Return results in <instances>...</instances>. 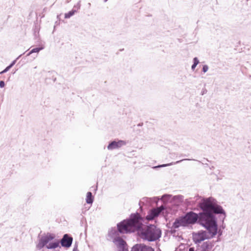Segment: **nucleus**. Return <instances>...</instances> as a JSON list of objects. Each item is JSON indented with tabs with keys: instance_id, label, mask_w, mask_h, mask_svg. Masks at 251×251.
Returning a JSON list of instances; mask_svg holds the SVG:
<instances>
[{
	"instance_id": "5",
	"label": "nucleus",
	"mask_w": 251,
	"mask_h": 251,
	"mask_svg": "<svg viewBox=\"0 0 251 251\" xmlns=\"http://www.w3.org/2000/svg\"><path fill=\"white\" fill-rule=\"evenodd\" d=\"M211 238L208 234V231L201 230L193 234V240L196 243H199L205 239Z\"/></svg>"
},
{
	"instance_id": "2",
	"label": "nucleus",
	"mask_w": 251,
	"mask_h": 251,
	"mask_svg": "<svg viewBox=\"0 0 251 251\" xmlns=\"http://www.w3.org/2000/svg\"><path fill=\"white\" fill-rule=\"evenodd\" d=\"M144 219L138 213H132L129 219L117 224L118 231L121 233L140 231L141 238L149 242L155 241L161 236V230L154 225H150L143 228Z\"/></svg>"
},
{
	"instance_id": "10",
	"label": "nucleus",
	"mask_w": 251,
	"mask_h": 251,
	"mask_svg": "<svg viewBox=\"0 0 251 251\" xmlns=\"http://www.w3.org/2000/svg\"><path fill=\"white\" fill-rule=\"evenodd\" d=\"M183 217H181L179 219H176L173 223V227L174 228H177L180 226H186L185 221H184Z\"/></svg>"
},
{
	"instance_id": "11",
	"label": "nucleus",
	"mask_w": 251,
	"mask_h": 251,
	"mask_svg": "<svg viewBox=\"0 0 251 251\" xmlns=\"http://www.w3.org/2000/svg\"><path fill=\"white\" fill-rule=\"evenodd\" d=\"M203 199L199 195L195 196L194 198H190L185 200V202L189 205H194L196 202L199 201V203L201 201V199Z\"/></svg>"
},
{
	"instance_id": "15",
	"label": "nucleus",
	"mask_w": 251,
	"mask_h": 251,
	"mask_svg": "<svg viewBox=\"0 0 251 251\" xmlns=\"http://www.w3.org/2000/svg\"><path fill=\"white\" fill-rule=\"evenodd\" d=\"M76 12H77V10L73 9L71 11L65 14V18H70L71 17L73 16Z\"/></svg>"
},
{
	"instance_id": "37",
	"label": "nucleus",
	"mask_w": 251,
	"mask_h": 251,
	"mask_svg": "<svg viewBox=\"0 0 251 251\" xmlns=\"http://www.w3.org/2000/svg\"><path fill=\"white\" fill-rule=\"evenodd\" d=\"M250 77H251V75L250 76Z\"/></svg>"
},
{
	"instance_id": "19",
	"label": "nucleus",
	"mask_w": 251,
	"mask_h": 251,
	"mask_svg": "<svg viewBox=\"0 0 251 251\" xmlns=\"http://www.w3.org/2000/svg\"><path fill=\"white\" fill-rule=\"evenodd\" d=\"M156 209L158 211H159V214H160L162 212H163L165 209V207L164 206L161 205V206H160L159 207H158L156 208Z\"/></svg>"
},
{
	"instance_id": "21",
	"label": "nucleus",
	"mask_w": 251,
	"mask_h": 251,
	"mask_svg": "<svg viewBox=\"0 0 251 251\" xmlns=\"http://www.w3.org/2000/svg\"><path fill=\"white\" fill-rule=\"evenodd\" d=\"M80 1H79L77 4L75 5H74L73 9H75V10H77V11L80 8Z\"/></svg>"
},
{
	"instance_id": "31",
	"label": "nucleus",
	"mask_w": 251,
	"mask_h": 251,
	"mask_svg": "<svg viewBox=\"0 0 251 251\" xmlns=\"http://www.w3.org/2000/svg\"><path fill=\"white\" fill-rule=\"evenodd\" d=\"M90 5H91V3H88V6H90Z\"/></svg>"
},
{
	"instance_id": "16",
	"label": "nucleus",
	"mask_w": 251,
	"mask_h": 251,
	"mask_svg": "<svg viewBox=\"0 0 251 251\" xmlns=\"http://www.w3.org/2000/svg\"><path fill=\"white\" fill-rule=\"evenodd\" d=\"M174 201H176L177 202H182L184 199V196L181 195L174 196L173 198Z\"/></svg>"
},
{
	"instance_id": "20",
	"label": "nucleus",
	"mask_w": 251,
	"mask_h": 251,
	"mask_svg": "<svg viewBox=\"0 0 251 251\" xmlns=\"http://www.w3.org/2000/svg\"><path fill=\"white\" fill-rule=\"evenodd\" d=\"M22 55V54L20 55L15 60H13L11 64L9 65L11 68L16 63L17 60Z\"/></svg>"
},
{
	"instance_id": "3",
	"label": "nucleus",
	"mask_w": 251,
	"mask_h": 251,
	"mask_svg": "<svg viewBox=\"0 0 251 251\" xmlns=\"http://www.w3.org/2000/svg\"><path fill=\"white\" fill-rule=\"evenodd\" d=\"M55 237V236L54 234L49 232L39 235L38 243L36 245V248L40 250L46 247L48 249H55L59 246L60 243L63 247L69 248L71 246L73 237L70 235L64 234L60 241L56 240L51 242L54 239Z\"/></svg>"
},
{
	"instance_id": "27",
	"label": "nucleus",
	"mask_w": 251,
	"mask_h": 251,
	"mask_svg": "<svg viewBox=\"0 0 251 251\" xmlns=\"http://www.w3.org/2000/svg\"><path fill=\"white\" fill-rule=\"evenodd\" d=\"M189 251H195V249L194 247H190L189 249Z\"/></svg>"
},
{
	"instance_id": "24",
	"label": "nucleus",
	"mask_w": 251,
	"mask_h": 251,
	"mask_svg": "<svg viewBox=\"0 0 251 251\" xmlns=\"http://www.w3.org/2000/svg\"><path fill=\"white\" fill-rule=\"evenodd\" d=\"M4 86H5V82L2 80L0 81V87L3 88L4 87Z\"/></svg>"
},
{
	"instance_id": "34",
	"label": "nucleus",
	"mask_w": 251,
	"mask_h": 251,
	"mask_svg": "<svg viewBox=\"0 0 251 251\" xmlns=\"http://www.w3.org/2000/svg\"><path fill=\"white\" fill-rule=\"evenodd\" d=\"M214 167L212 166L211 168H210L211 169H213Z\"/></svg>"
},
{
	"instance_id": "8",
	"label": "nucleus",
	"mask_w": 251,
	"mask_h": 251,
	"mask_svg": "<svg viewBox=\"0 0 251 251\" xmlns=\"http://www.w3.org/2000/svg\"><path fill=\"white\" fill-rule=\"evenodd\" d=\"M113 243L119 249H127L126 241L120 237H116L113 239Z\"/></svg>"
},
{
	"instance_id": "36",
	"label": "nucleus",
	"mask_w": 251,
	"mask_h": 251,
	"mask_svg": "<svg viewBox=\"0 0 251 251\" xmlns=\"http://www.w3.org/2000/svg\"><path fill=\"white\" fill-rule=\"evenodd\" d=\"M197 161H198L199 162H201V161H199V160H197Z\"/></svg>"
},
{
	"instance_id": "25",
	"label": "nucleus",
	"mask_w": 251,
	"mask_h": 251,
	"mask_svg": "<svg viewBox=\"0 0 251 251\" xmlns=\"http://www.w3.org/2000/svg\"><path fill=\"white\" fill-rule=\"evenodd\" d=\"M206 93H207V90L206 89H203L201 91V94L202 95H203L204 94H206Z\"/></svg>"
},
{
	"instance_id": "32",
	"label": "nucleus",
	"mask_w": 251,
	"mask_h": 251,
	"mask_svg": "<svg viewBox=\"0 0 251 251\" xmlns=\"http://www.w3.org/2000/svg\"><path fill=\"white\" fill-rule=\"evenodd\" d=\"M222 227H223V228H225V226L223 225L222 226Z\"/></svg>"
},
{
	"instance_id": "26",
	"label": "nucleus",
	"mask_w": 251,
	"mask_h": 251,
	"mask_svg": "<svg viewBox=\"0 0 251 251\" xmlns=\"http://www.w3.org/2000/svg\"><path fill=\"white\" fill-rule=\"evenodd\" d=\"M73 251H78L77 246L75 245L74 246Z\"/></svg>"
},
{
	"instance_id": "28",
	"label": "nucleus",
	"mask_w": 251,
	"mask_h": 251,
	"mask_svg": "<svg viewBox=\"0 0 251 251\" xmlns=\"http://www.w3.org/2000/svg\"><path fill=\"white\" fill-rule=\"evenodd\" d=\"M119 251H128L127 249H119Z\"/></svg>"
},
{
	"instance_id": "30",
	"label": "nucleus",
	"mask_w": 251,
	"mask_h": 251,
	"mask_svg": "<svg viewBox=\"0 0 251 251\" xmlns=\"http://www.w3.org/2000/svg\"><path fill=\"white\" fill-rule=\"evenodd\" d=\"M181 156H186V154H182Z\"/></svg>"
},
{
	"instance_id": "13",
	"label": "nucleus",
	"mask_w": 251,
	"mask_h": 251,
	"mask_svg": "<svg viewBox=\"0 0 251 251\" xmlns=\"http://www.w3.org/2000/svg\"><path fill=\"white\" fill-rule=\"evenodd\" d=\"M94 201V197L92 193L91 192H88L87 193L86 201L88 204H92Z\"/></svg>"
},
{
	"instance_id": "22",
	"label": "nucleus",
	"mask_w": 251,
	"mask_h": 251,
	"mask_svg": "<svg viewBox=\"0 0 251 251\" xmlns=\"http://www.w3.org/2000/svg\"><path fill=\"white\" fill-rule=\"evenodd\" d=\"M11 69L9 66H8L5 69H4L0 73V74H3L4 73H6Z\"/></svg>"
},
{
	"instance_id": "14",
	"label": "nucleus",
	"mask_w": 251,
	"mask_h": 251,
	"mask_svg": "<svg viewBox=\"0 0 251 251\" xmlns=\"http://www.w3.org/2000/svg\"><path fill=\"white\" fill-rule=\"evenodd\" d=\"M44 47H38V48H34L33 49H32L27 54V56H29L30 54H31L32 53H35V52H39L40 50H42L44 49Z\"/></svg>"
},
{
	"instance_id": "1",
	"label": "nucleus",
	"mask_w": 251,
	"mask_h": 251,
	"mask_svg": "<svg viewBox=\"0 0 251 251\" xmlns=\"http://www.w3.org/2000/svg\"><path fill=\"white\" fill-rule=\"evenodd\" d=\"M198 206L202 210L201 212L197 214L193 211H189L183 216L186 226L198 223L204 227L206 226L208 228V223H210L212 225L213 223L212 218L210 216L212 212L220 214V219L223 224L224 223L226 217V212L221 205L217 204L216 200L212 197L201 199V201L198 203Z\"/></svg>"
},
{
	"instance_id": "33",
	"label": "nucleus",
	"mask_w": 251,
	"mask_h": 251,
	"mask_svg": "<svg viewBox=\"0 0 251 251\" xmlns=\"http://www.w3.org/2000/svg\"><path fill=\"white\" fill-rule=\"evenodd\" d=\"M206 161H209V160L207 159H205Z\"/></svg>"
},
{
	"instance_id": "17",
	"label": "nucleus",
	"mask_w": 251,
	"mask_h": 251,
	"mask_svg": "<svg viewBox=\"0 0 251 251\" xmlns=\"http://www.w3.org/2000/svg\"><path fill=\"white\" fill-rule=\"evenodd\" d=\"M199 63V60L198 58L196 57H194L193 58V64L191 66L192 70L194 71Z\"/></svg>"
},
{
	"instance_id": "23",
	"label": "nucleus",
	"mask_w": 251,
	"mask_h": 251,
	"mask_svg": "<svg viewBox=\"0 0 251 251\" xmlns=\"http://www.w3.org/2000/svg\"><path fill=\"white\" fill-rule=\"evenodd\" d=\"M208 70V66L207 65H204L202 67V72L206 73Z\"/></svg>"
},
{
	"instance_id": "9",
	"label": "nucleus",
	"mask_w": 251,
	"mask_h": 251,
	"mask_svg": "<svg viewBox=\"0 0 251 251\" xmlns=\"http://www.w3.org/2000/svg\"><path fill=\"white\" fill-rule=\"evenodd\" d=\"M159 215V211H158L156 208H153L149 212V213L147 215L146 218L148 221H151L158 217Z\"/></svg>"
},
{
	"instance_id": "7",
	"label": "nucleus",
	"mask_w": 251,
	"mask_h": 251,
	"mask_svg": "<svg viewBox=\"0 0 251 251\" xmlns=\"http://www.w3.org/2000/svg\"><path fill=\"white\" fill-rule=\"evenodd\" d=\"M126 142L123 140H118V141H113L108 144L107 149L110 151L118 149L126 145Z\"/></svg>"
},
{
	"instance_id": "4",
	"label": "nucleus",
	"mask_w": 251,
	"mask_h": 251,
	"mask_svg": "<svg viewBox=\"0 0 251 251\" xmlns=\"http://www.w3.org/2000/svg\"><path fill=\"white\" fill-rule=\"evenodd\" d=\"M216 214H217L214 212H212L210 216L211 218H212V225L210 224V223H208L209 227H204V228L208 231V234L210 235V237L211 238H213L215 236L216 234H218V236H220L222 235V231L221 229L218 230V224H217V219L215 216ZM221 215L220 214H219ZM221 215H220V216Z\"/></svg>"
},
{
	"instance_id": "35",
	"label": "nucleus",
	"mask_w": 251,
	"mask_h": 251,
	"mask_svg": "<svg viewBox=\"0 0 251 251\" xmlns=\"http://www.w3.org/2000/svg\"><path fill=\"white\" fill-rule=\"evenodd\" d=\"M107 0H104V2H106L107 1Z\"/></svg>"
},
{
	"instance_id": "18",
	"label": "nucleus",
	"mask_w": 251,
	"mask_h": 251,
	"mask_svg": "<svg viewBox=\"0 0 251 251\" xmlns=\"http://www.w3.org/2000/svg\"><path fill=\"white\" fill-rule=\"evenodd\" d=\"M172 196L169 194H165L163 195L161 198V200L163 201H167L169 200V199L172 197Z\"/></svg>"
},
{
	"instance_id": "29",
	"label": "nucleus",
	"mask_w": 251,
	"mask_h": 251,
	"mask_svg": "<svg viewBox=\"0 0 251 251\" xmlns=\"http://www.w3.org/2000/svg\"><path fill=\"white\" fill-rule=\"evenodd\" d=\"M202 164H205L207 167H208V164H207V163H202Z\"/></svg>"
},
{
	"instance_id": "12",
	"label": "nucleus",
	"mask_w": 251,
	"mask_h": 251,
	"mask_svg": "<svg viewBox=\"0 0 251 251\" xmlns=\"http://www.w3.org/2000/svg\"><path fill=\"white\" fill-rule=\"evenodd\" d=\"M191 159H182V160H179V161H176V162H172V163H169V164H162V165H158L157 166H155L153 167L154 169H156V168H161V167H166V166H170V165H173V164H178V163H179L180 162L184 161V160H191Z\"/></svg>"
},
{
	"instance_id": "6",
	"label": "nucleus",
	"mask_w": 251,
	"mask_h": 251,
	"mask_svg": "<svg viewBox=\"0 0 251 251\" xmlns=\"http://www.w3.org/2000/svg\"><path fill=\"white\" fill-rule=\"evenodd\" d=\"M131 251H154V250L150 246L140 243L134 245L132 247Z\"/></svg>"
}]
</instances>
